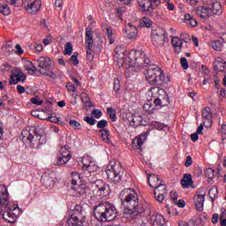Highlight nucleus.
Returning a JSON list of instances; mask_svg holds the SVG:
<instances>
[{
    "label": "nucleus",
    "instance_id": "1",
    "mask_svg": "<svg viewBox=\"0 0 226 226\" xmlns=\"http://www.w3.org/2000/svg\"><path fill=\"white\" fill-rule=\"evenodd\" d=\"M0 209L2 218L9 223H15L17 218L20 216L19 205L10 201V192L4 185H0Z\"/></svg>",
    "mask_w": 226,
    "mask_h": 226
},
{
    "label": "nucleus",
    "instance_id": "2",
    "mask_svg": "<svg viewBox=\"0 0 226 226\" xmlns=\"http://www.w3.org/2000/svg\"><path fill=\"white\" fill-rule=\"evenodd\" d=\"M129 67L125 70V75L132 77L133 72H139L140 68L146 70L153 62L149 60L147 55L142 50H132L128 55Z\"/></svg>",
    "mask_w": 226,
    "mask_h": 226
},
{
    "label": "nucleus",
    "instance_id": "3",
    "mask_svg": "<svg viewBox=\"0 0 226 226\" xmlns=\"http://www.w3.org/2000/svg\"><path fill=\"white\" fill-rule=\"evenodd\" d=\"M94 216L98 222H112L117 217V209L114 204L104 201L94 207Z\"/></svg>",
    "mask_w": 226,
    "mask_h": 226
},
{
    "label": "nucleus",
    "instance_id": "4",
    "mask_svg": "<svg viewBox=\"0 0 226 226\" xmlns=\"http://www.w3.org/2000/svg\"><path fill=\"white\" fill-rule=\"evenodd\" d=\"M144 75L150 86H165V84L170 82L169 77L163 74V71L154 64H150L145 69Z\"/></svg>",
    "mask_w": 226,
    "mask_h": 226
},
{
    "label": "nucleus",
    "instance_id": "5",
    "mask_svg": "<svg viewBox=\"0 0 226 226\" xmlns=\"http://www.w3.org/2000/svg\"><path fill=\"white\" fill-rule=\"evenodd\" d=\"M120 199L122 206L124 207V213L126 215H135L139 206V195L134 189H124L120 192Z\"/></svg>",
    "mask_w": 226,
    "mask_h": 226
},
{
    "label": "nucleus",
    "instance_id": "6",
    "mask_svg": "<svg viewBox=\"0 0 226 226\" xmlns=\"http://www.w3.org/2000/svg\"><path fill=\"white\" fill-rule=\"evenodd\" d=\"M21 139L24 144H31L32 147L47 144V137L41 135V129L38 128L35 130L24 129L21 132Z\"/></svg>",
    "mask_w": 226,
    "mask_h": 226
},
{
    "label": "nucleus",
    "instance_id": "7",
    "mask_svg": "<svg viewBox=\"0 0 226 226\" xmlns=\"http://www.w3.org/2000/svg\"><path fill=\"white\" fill-rule=\"evenodd\" d=\"M108 181L114 185H119L124 177V169L119 161H111L106 169Z\"/></svg>",
    "mask_w": 226,
    "mask_h": 226
},
{
    "label": "nucleus",
    "instance_id": "8",
    "mask_svg": "<svg viewBox=\"0 0 226 226\" xmlns=\"http://www.w3.org/2000/svg\"><path fill=\"white\" fill-rule=\"evenodd\" d=\"M158 94L159 96L154 100V106H153L151 102H147L143 105L144 110H146V112L148 114H154V111L156 110L155 107H167V105L170 103L169 94L165 92V90H158Z\"/></svg>",
    "mask_w": 226,
    "mask_h": 226
},
{
    "label": "nucleus",
    "instance_id": "9",
    "mask_svg": "<svg viewBox=\"0 0 226 226\" xmlns=\"http://www.w3.org/2000/svg\"><path fill=\"white\" fill-rule=\"evenodd\" d=\"M69 226H87L86 221V211L80 205H76L71 211V217L67 221Z\"/></svg>",
    "mask_w": 226,
    "mask_h": 226
},
{
    "label": "nucleus",
    "instance_id": "10",
    "mask_svg": "<svg viewBox=\"0 0 226 226\" xmlns=\"http://www.w3.org/2000/svg\"><path fill=\"white\" fill-rule=\"evenodd\" d=\"M138 4L143 9L146 15L153 17L154 8H158L162 4V0H138Z\"/></svg>",
    "mask_w": 226,
    "mask_h": 226
},
{
    "label": "nucleus",
    "instance_id": "11",
    "mask_svg": "<svg viewBox=\"0 0 226 226\" xmlns=\"http://www.w3.org/2000/svg\"><path fill=\"white\" fill-rule=\"evenodd\" d=\"M94 193L97 197H109L110 191L109 190V185H105L103 181L97 180L94 183Z\"/></svg>",
    "mask_w": 226,
    "mask_h": 226
},
{
    "label": "nucleus",
    "instance_id": "12",
    "mask_svg": "<svg viewBox=\"0 0 226 226\" xmlns=\"http://www.w3.org/2000/svg\"><path fill=\"white\" fill-rule=\"evenodd\" d=\"M23 5L27 13L31 15L38 13L41 8V4L38 0H25Z\"/></svg>",
    "mask_w": 226,
    "mask_h": 226
},
{
    "label": "nucleus",
    "instance_id": "13",
    "mask_svg": "<svg viewBox=\"0 0 226 226\" xmlns=\"http://www.w3.org/2000/svg\"><path fill=\"white\" fill-rule=\"evenodd\" d=\"M194 204L198 211H202L206 200V189L201 187L193 197Z\"/></svg>",
    "mask_w": 226,
    "mask_h": 226
},
{
    "label": "nucleus",
    "instance_id": "14",
    "mask_svg": "<svg viewBox=\"0 0 226 226\" xmlns=\"http://www.w3.org/2000/svg\"><path fill=\"white\" fill-rule=\"evenodd\" d=\"M72 160V153L68 150V147H62L61 154L58 156L56 164L58 167L61 165H66L68 162Z\"/></svg>",
    "mask_w": 226,
    "mask_h": 226
},
{
    "label": "nucleus",
    "instance_id": "15",
    "mask_svg": "<svg viewBox=\"0 0 226 226\" xmlns=\"http://www.w3.org/2000/svg\"><path fill=\"white\" fill-rule=\"evenodd\" d=\"M154 195L157 202H163L165 197H167V185L160 184L157 187H154Z\"/></svg>",
    "mask_w": 226,
    "mask_h": 226
},
{
    "label": "nucleus",
    "instance_id": "16",
    "mask_svg": "<svg viewBox=\"0 0 226 226\" xmlns=\"http://www.w3.org/2000/svg\"><path fill=\"white\" fill-rule=\"evenodd\" d=\"M41 181L46 188H52L56 185V173L53 171L45 173L41 176Z\"/></svg>",
    "mask_w": 226,
    "mask_h": 226
},
{
    "label": "nucleus",
    "instance_id": "17",
    "mask_svg": "<svg viewBox=\"0 0 226 226\" xmlns=\"http://www.w3.org/2000/svg\"><path fill=\"white\" fill-rule=\"evenodd\" d=\"M94 34L93 33V28L87 27L85 30V45L86 49H93L94 46Z\"/></svg>",
    "mask_w": 226,
    "mask_h": 226
},
{
    "label": "nucleus",
    "instance_id": "18",
    "mask_svg": "<svg viewBox=\"0 0 226 226\" xmlns=\"http://www.w3.org/2000/svg\"><path fill=\"white\" fill-rule=\"evenodd\" d=\"M201 116L203 119V124L207 127L211 126L213 119V111L211 110V108L206 107L203 109L201 111Z\"/></svg>",
    "mask_w": 226,
    "mask_h": 226
},
{
    "label": "nucleus",
    "instance_id": "19",
    "mask_svg": "<svg viewBox=\"0 0 226 226\" xmlns=\"http://www.w3.org/2000/svg\"><path fill=\"white\" fill-rule=\"evenodd\" d=\"M26 79H27V76H26V74L20 71L18 72H12L9 79V84H11V86L19 84V82H24Z\"/></svg>",
    "mask_w": 226,
    "mask_h": 226
},
{
    "label": "nucleus",
    "instance_id": "20",
    "mask_svg": "<svg viewBox=\"0 0 226 226\" xmlns=\"http://www.w3.org/2000/svg\"><path fill=\"white\" fill-rule=\"evenodd\" d=\"M196 14L200 19H207L208 17H213V10L206 6H198L195 10Z\"/></svg>",
    "mask_w": 226,
    "mask_h": 226
},
{
    "label": "nucleus",
    "instance_id": "21",
    "mask_svg": "<svg viewBox=\"0 0 226 226\" xmlns=\"http://www.w3.org/2000/svg\"><path fill=\"white\" fill-rule=\"evenodd\" d=\"M102 44L94 45L93 48H87V59L91 63L93 59H94V55H93V52H96V54H100L102 52Z\"/></svg>",
    "mask_w": 226,
    "mask_h": 226
},
{
    "label": "nucleus",
    "instance_id": "22",
    "mask_svg": "<svg viewBox=\"0 0 226 226\" xmlns=\"http://www.w3.org/2000/svg\"><path fill=\"white\" fill-rule=\"evenodd\" d=\"M38 66L42 70H47L52 66V60L49 56H40L37 60Z\"/></svg>",
    "mask_w": 226,
    "mask_h": 226
},
{
    "label": "nucleus",
    "instance_id": "23",
    "mask_svg": "<svg viewBox=\"0 0 226 226\" xmlns=\"http://www.w3.org/2000/svg\"><path fill=\"white\" fill-rule=\"evenodd\" d=\"M147 139V132H145L138 137H136L133 141V147L136 149H141L142 146H144V142H146V139Z\"/></svg>",
    "mask_w": 226,
    "mask_h": 226
},
{
    "label": "nucleus",
    "instance_id": "24",
    "mask_svg": "<svg viewBox=\"0 0 226 226\" xmlns=\"http://www.w3.org/2000/svg\"><path fill=\"white\" fill-rule=\"evenodd\" d=\"M23 68L29 75H34L36 73V66H34V64L27 59H23Z\"/></svg>",
    "mask_w": 226,
    "mask_h": 226
},
{
    "label": "nucleus",
    "instance_id": "25",
    "mask_svg": "<svg viewBox=\"0 0 226 226\" xmlns=\"http://www.w3.org/2000/svg\"><path fill=\"white\" fill-rule=\"evenodd\" d=\"M226 62L222 57L217 56L214 62L215 72H225Z\"/></svg>",
    "mask_w": 226,
    "mask_h": 226
},
{
    "label": "nucleus",
    "instance_id": "26",
    "mask_svg": "<svg viewBox=\"0 0 226 226\" xmlns=\"http://www.w3.org/2000/svg\"><path fill=\"white\" fill-rule=\"evenodd\" d=\"M127 121H129V123L132 126H139V125L142 124V117L140 115H132L131 113H129Z\"/></svg>",
    "mask_w": 226,
    "mask_h": 226
},
{
    "label": "nucleus",
    "instance_id": "27",
    "mask_svg": "<svg viewBox=\"0 0 226 226\" xmlns=\"http://www.w3.org/2000/svg\"><path fill=\"white\" fill-rule=\"evenodd\" d=\"M182 188H190L193 185L191 174H185L181 180Z\"/></svg>",
    "mask_w": 226,
    "mask_h": 226
},
{
    "label": "nucleus",
    "instance_id": "28",
    "mask_svg": "<svg viewBox=\"0 0 226 226\" xmlns=\"http://www.w3.org/2000/svg\"><path fill=\"white\" fill-rule=\"evenodd\" d=\"M99 137L103 142L109 144V142H110V131H109L108 129H100Z\"/></svg>",
    "mask_w": 226,
    "mask_h": 226
},
{
    "label": "nucleus",
    "instance_id": "29",
    "mask_svg": "<svg viewBox=\"0 0 226 226\" xmlns=\"http://www.w3.org/2000/svg\"><path fill=\"white\" fill-rule=\"evenodd\" d=\"M148 185L151 188H156L157 186H160V185H162V183H160V176H148Z\"/></svg>",
    "mask_w": 226,
    "mask_h": 226
},
{
    "label": "nucleus",
    "instance_id": "30",
    "mask_svg": "<svg viewBox=\"0 0 226 226\" xmlns=\"http://www.w3.org/2000/svg\"><path fill=\"white\" fill-rule=\"evenodd\" d=\"M152 36H156L157 38H167V32L162 27H157L152 30Z\"/></svg>",
    "mask_w": 226,
    "mask_h": 226
},
{
    "label": "nucleus",
    "instance_id": "31",
    "mask_svg": "<svg viewBox=\"0 0 226 226\" xmlns=\"http://www.w3.org/2000/svg\"><path fill=\"white\" fill-rule=\"evenodd\" d=\"M80 98H81V102H83L87 109H91V107H93V102H91V98L87 94L82 93L80 95Z\"/></svg>",
    "mask_w": 226,
    "mask_h": 226
},
{
    "label": "nucleus",
    "instance_id": "32",
    "mask_svg": "<svg viewBox=\"0 0 226 226\" xmlns=\"http://www.w3.org/2000/svg\"><path fill=\"white\" fill-rule=\"evenodd\" d=\"M212 11L214 15H222L223 13V9L222 8V4L219 2H215L212 4Z\"/></svg>",
    "mask_w": 226,
    "mask_h": 226
},
{
    "label": "nucleus",
    "instance_id": "33",
    "mask_svg": "<svg viewBox=\"0 0 226 226\" xmlns=\"http://www.w3.org/2000/svg\"><path fill=\"white\" fill-rule=\"evenodd\" d=\"M152 38V43L154 45V47H163V44L165 43V39L163 37H156L154 35H151Z\"/></svg>",
    "mask_w": 226,
    "mask_h": 226
},
{
    "label": "nucleus",
    "instance_id": "34",
    "mask_svg": "<svg viewBox=\"0 0 226 226\" xmlns=\"http://www.w3.org/2000/svg\"><path fill=\"white\" fill-rule=\"evenodd\" d=\"M44 75H46V77H49L53 80H56V79H57V77H59L61 73L59 72V70L53 69L52 71L44 72Z\"/></svg>",
    "mask_w": 226,
    "mask_h": 226
},
{
    "label": "nucleus",
    "instance_id": "35",
    "mask_svg": "<svg viewBox=\"0 0 226 226\" xmlns=\"http://www.w3.org/2000/svg\"><path fill=\"white\" fill-rule=\"evenodd\" d=\"M208 195L210 197V199L212 200V202L215 201V199H216V197H218V188H216V186H212L209 191H208Z\"/></svg>",
    "mask_w": 226,
    "mask_h": 226
},
{
    "label": "nucleus",
    "instance_id": "36",
    "mask_svg": "<svg viewBox=\"0 0 226 226\" xmlns=\"http://www.w3.org/2000/svg\"><path fill=\"white\" fill-rule=\"evenodd\" d=\"M85 169L86 170H87V172L93 173V172H97L99 168L96 165V162L94 159L92 162L88 166H87Z\"/></svg>",
    "mask_w": 226,
    "mask_h": 226
},
{
    "label": "nucleus",
    "instance_id": "37",
    "mask_svg": "<svg viewBox=\"0 0 226 226\" xmlns=\"http://www.w3.org/2000/svg\"><path fill=\"white\" fill-rule=\"evenodd\" d=\"M171 45L175 49H181V47H183V41H181V39H179V37H173L171 39Z\"/></svg>",
    "mask_w": 226,
    "mask_h": 226
},
{
    "label": "nucleus",
    "instance_id": "38",
    "mask_svg": "<svg viewBox=\"0 0 226 226\" xmlns=\"http://www.w3.org/2000/svg\"><path fill=\"white\" fill-rule=\"evenodd\" d=\"M205 176L208 179H215L216 177V170L213 168H208L205 172Z\"/></svg>",
    "mask_w": 226,
    "mask_h": 226
},
{
    "label": "nucleus",
    "instance_id": "39",
    "mask_svg": "<svg viewBox=\"0 0 226 226\" xmlns=\"http://www.w3.org/2000/svg\"><path fill=\"white\" fill-rule=\"evenodd\" d=\"M165 225V218L163 215H156L155 220L154 221V226H163Z\"/></svg>",
    "mask_w": 226,
    "mask_h": 226
},
{
    "label": "nucleus",
    "instance_id": "40",
    "mask_svg": "<svg viewBox=\"0 0 226 226\" xmlns=\"http://www.w3.org/2000/svg\"><path fill=\"white\" fill-rule=\"evenodd\" d=\"M107 112H108V115L109 116V119H111L113 123H116V121H117V116H116V109L112 108H108Z\"/></svg>",
    "mask_w": 226,
    "mask_h": 226
},
{
    "label": "nucleus",
    "instance_id": "41",
    "mask_svg": "<svg viewBox=\"0 0 226 226\" xmlns=\"http://www.w3.org/2000/svg\"><path fill=\"white\" fill-rule=\"evenodd\" d=\"M93 157L89 155H84L82 158L83 169H86L94 161Z\"/></svg>",
    "mask_w": 226,
    "mask_h": 226
},
{
    "label": "nucleus",
    "instance_id": "42",
    "mask_svg": "<svg viewBox=\"0 0 226 226\" xmlns=\"http://www.w3.org/2000/svg\"><path fill=\"white\" fill-rule=\"evenodd\" d=\"M0 13L3 15H10L11 13V11L10 10V7L6 4H0Z\"/></svg>",
    "mask_w": 226,
    "mask_h": 226
},
{
    "label": "nucleus",
    "instance_id": "43",
    "mask_svg": "<svg viewBox=\"0 0 226 226\" xmlns=\"http://www.w3.org/2000/svg\"><path fill=\"white\" fill-rule=\"evenodd\" d=\"M223 47V44L221 42V41H215L212 42V48L214 50H217L218 52L222 51V49Z\"/></svg>",
    "mask_w": 226,
    "mask_h": 226
},
{
    "label": "nucleus",
    "instance_id": "44",
    "mask_svg": "<svg viewBox=\"0 0 226 226\" xmlns=\"http://www.w3.org/2000/svg\"><path fill=\"white\" fill-rule=\"evenodd\" d=\"M72 52H73V46L72 45V42H67L64 48V55L72 56Z\"/></svg>",
    "mask_w": 226,
    "mask_h": 226
},
{
    "label": "nucleus",
    "instance_id": "45",
    "mask_svg": "<svg viewBox=\"0 0 226 226\" xmlns=\"http://www.w3.org/2000/svg\"><path fill=\"white\" fill-rule=\"evenodd\" d=\"M147 211V205H139L138 206V207L136 208V216L137 215H140L142 213H146Z\"/></svg>",
    "mask_w": 226,
    "mask_h": 226
},
{
    "label": "nucleus",
    "instance_id": "46",
    "mask_svg": "<svg viewBox=\"0 0 226 226\" xmlns=\"http://www.w3.org/2000/svg\"><path fill=\"white\" fill-rule=\"evenodd\" d=\"M77 194L81 197L86 195V185H80L76 189Z\"/></svg>",
    "mask_w": 226,
    "mask_h": 226
},
{
    "label": "nucleus",
    "instance_id": "47",
    "mask_svg": "<svg viewBox=\"0 0 226 226\" xmlns=\"http://www.w3.org/2000/svg\"><path fill=\"white\" fill-rule=\"evenodd\" d=\"M107 126H109V122L105 119L100 120L97 123V128H99L100 130H105Z\"/></svg>",
    "mask_w": 226,
    "mask_h": 226
},
{
    "label": "nucleus",
    "instance_id": "48",
    "mask_svg": "<svg viewBox=\"0 0 226 226\" xmlns=\"http://www.w3.org/2000/svg\"><path fill=\"white\" fill-rule=\"evenodd\" d=\"M69 124L72 128H74V130H80V128H82V125L80 123L77 122V120H70Z\"/></svg>",
    "mask_w": 226,
    "mask_h": 226
},
{
    "label": "nucleus",
    "instance_id": "49",
    "mask_svg": "<svg viewBox=\"0 0 226 226\" xmlns=\"http://www.w3.org/2000/svg\"><path fill=\"white\" fill-rule=\"evenodd\" d=\"M142 23H143V26L145 27H148L149 28V27H151V26H153V21H151L149 19V18H147V17H143L140 24H142Z\"/></svg>",
    "mask_w": 226,
    "mask_h": 226
},
{
    "label": "nucleus",
    "instance_id": "50",
    "mask_svg": "<svg viewBox=\"0 0 226 226\" xmlns=\"http://www.w3.org/2000/svg\"><path fill=\"white\" fill-rule=\"evenodd\" d=\"M133 29H137V26H135L132 23H128L125 26V28H124V33H133Z\"/></svg>",
    "mask_w": 226,
    "mask_h": 226
},
{
    "label": "nucleus",
    "instance_id": "51",
    "mask_svg": "<svg viewBox=\"0 0 226 226\" xmlns=\"http://www.w3.org/2000/svg\"><path fill=\"white\" fill-rule=\"evenodd\" d=\"M78 57H79V53L74 52L73 55L70 58L71 63H72V64H74V66H77V64H79V58Z\"/></svg>",
    "mask_w": 226,
    "mask_h": 226
},
{
    "label": "nucleus",
    "instance_id": "52",
    "mask_svg": "<svg viewBox=\"0 0 226 226\" xmlns=\"http://www.w3.org/2000/svg\"><path fill=\"white\" fill-rule=\"evenodd\" d=\"M66 88L69 90V91H72V93H75L74 95H75V98H77V96H79V94L77 93V87H75V85L72 84V83H68L66 85Z\"/></svg>",
    "mask_w": 226,
    "mask_h": 226
},
{
    "label": "nucleus",
    "instance_id": "53",
    "mask_svg": "<svg viewBox=\"0 0 226 226\" xmlns=\"http://www.w3.org/2000/svg\"><path fill=\"white\" fill-rule=\"evenodd\" d=\"M30 102L34 105H42V103H43V101L41 99H40V97H38V96L32 97L30 99Z\"/></svg>",
    "mask_w": 226,
    "mask_h": 226
},
{
    "label": "nucleus",
    "instance_id": "54",
    "mask_svg": "<svg viewBox=\"0 0 226 226\" xmlns=\"http://www.w3.org/2000/svg\"><path fill=\"white\" fill-rule=\"evenodd\" d=\"M138 34H139V30L133 29V32L127 33V37L129 40H135Z\"/></svg>",
    "mask_w": 226,
    "mask_h": 226
},
{
    "label": "nucleus",
    "instance_id": "55",
    "mask_svg": "<svg viewBox=\"0 0 226 226\" xmlns=\"http://www.w3.org/2000/svg\"><path fill=\"white\" fill-rule=\"evenodd\" d=\"M83 120L87 123V124H90L91 126H94L96 124V119L91 117H85Z\"/></svg>",
    "mask_w": 226,
    "mask_h": 226
},
{
    "label": "nucleus",
    "instance_id": "56",
    "mask_svg": "<svg viewBox=\"0 0 226 226\" xmlns=\"http://www.w3.org/2000/svg\"><path fill=\"white\" fill-rule=\"evenodd\" d=\"M124 11H126V7H119L117 10V16L120 20H123V14L124 13Z\"/></svg>",
    "mask_w": 226,
    "mask_h": 226
},
{
    "label": "nucleus",
    "instance_id": "57",
    "mask_svg": "<svg viewBox=\"0 0 226 226\" xmlns=\"http://www.w3.org/2000/svg\"><path fill=\"white\" fill-rule=\"evenodd\" d=\"M180 64L184 70H188V68H190V66L188 65V60L186 59V57H181Z\"/></svg>",
    "mask_w": 226,
    "mask_h": 226
},
{
    "label": "nucleus",
    "instance_id": "58",
    "mask_svg": "<svg viewBox=\"0 0 226 226\" xmlns=\"http://www.w3.org/2000/svg\"><path fill=\"white\" fill-rule=\"evenodd\" d=\"M113 89H114L115 93H118L119 89H121V85L119 84V79H114Z\"/></svg>",
    "mask_w": 226,
    "mask_h": 226
},
{
    "label": "nucleus",
    "instance_id": "59",
    "mask_svg": "<svg viewBox=\"0 0 226 226\" xmlns=\"http://www.w3.org/2000/svg\"><path fill=\"white\" fill-rule=\"evenodd\" d=\"M180 38L185 43H190L192 41V38H190V34H181Z\"/></svg>",
    "mask_w": 226,
    "mask_h": 226
},
{
    "label": "nucleus",
    "instance_id": "60",
    "mask_svg": "<svg viewBox=\"0 0 226 226\" xmlns=\"http://www.w3.org/2000/svg\"><path fill=\"white\" fill-rule=\"evenodd\" d=\"M102 115H103V113L100 109H94L92 111V116H94V117L96 119H100V117H102Z\"/></svg>",
    "mask_w": 226,
    "mask_h": 226
},
{
    "label": "nucleus",
    "instance_id": "61",
    "mask_svg": "<svg viewBox=\"0 0 226 226\" xmlns=\"http://www.w3.org/2000/svg\"><path fill=\"white\" fill-rule=\"evenodd\" d=\"M105 34L109 40V44L112 45V43H114V34L112 33V29L109 30V32H105Z\"/></svg>",
    "mask_w": 226,
    "mask_h": 226
},
{
    "label": "nucleus",
    "instance_id": "62",
    "mask_svg": "<svg viewBox=\"0 0 226 226\" xmlns=\"http://www.w3.org/2000/svg\"><path fill=\"white\" fill-rule=\"evenodd\" d=\"M0 68L2 72H8L9 70L11 69V65L8 63H4Z\"/></svg>",
    "mask_w": 226,
    "mask_h": 226
},
{
    "label": "nucleus",
    "instance_id": "63",
    "mask_svg": "<svg viewBox=\"0 0 226 226\" xmlns=\"http://www.w3.org/2000/svg\"><path fill=\"white\" fill-rule=\"evenodd\" d=\"M192 163H193V160L192 159V156H187L185 162V167H191Z\"/></svg>",
    "mask_w": 226,
    "mask_h": 226
},
{
    "label": "nucleus",
    "instance_id": "64",
    "mask_svg": "<svg viewBox=\"0 0 226 226\" xmlns=\"http://www.w3.org/2000/svg\"><path fill=\"white\" fill-rule=\"evenodd\" d=\"M48 121H50V123H59V118L54 115H51L48 117Z\"/></svg>",
    "mask_w": 226,
    "mask_h": 226
}]
</instances>
